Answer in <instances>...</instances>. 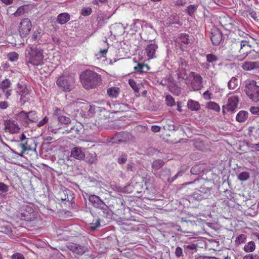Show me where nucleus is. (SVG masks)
I'll return each instance as SVG.
<instances>
[{"mask_svg": "<svg viewBox=\"0 0 259 259\" xmlns=\"http://www.w3.org/2000/svg\"><path fill=\"white\" fill-rule=\"evenodd\" d=\"M8 57L10 61H15L18 59V54L16 52H11L8 54Z\"/></svg>", "mask_w": 259, "mask_h": 259, "instance_id": "obj_41", "label": "nucleus"}, {"mask_svg": "<svg viewBox=\"0 0 259 259\" xmlns=\"http://www.w3.org/2000/svg\"><path fill=\"white\" fill-rule=\"evenodd\" d=\"M12 259H25L23 254L20 253H16L12 255Z\"/></svg>", "mask_w": 259, "mask_h": 259, "instance_id": "obj_53", "label": "nucleus"}, {"mask_svg": "<svg viewBox=\"0 0 259 259\" xmlns=\"http://www.w3.org/2000/svg\"><path fill=\"white\" fill-rule=\"evenodd\" d=\"M164 163L163 161L161 159L156 160L152 162V167L154 169L153 172L156 177H158L161 178L163 181H167L169 182H172L178 177L182 176L183 172L180 171L173 178L170 179L169 177L170 175V171L168 169H165L161 171L159 174H156V171L164 165Z\"/></svg>", "mask_w": 259, "mask_h": 259, "instance_id": "obj_3", "label": "nucleus"}, {"mask_svg": "<svg viewBox=\"0 0 259 259\" xmlns=\"http://www.w3.org/2000/svg\"><path fill=\"white\" fill-rule=\"evenodd\" d=\"M120 92V89L117 87H111L107 91V95L112 98H116Z\"/></svg>", "mask_w": 259, "mask_h": 259, "instance_id": "obj_25", "label": "nucleus"}, {"mask_svg": "<svg viewBox=\"0 0 259 259\" xmlns=\"http://www.w3.org/2000/svg\"><path fill=\"white\" fill-rule=\"evenodd\" d=\"M149 69L148 65L143 63H138L136 66L134 67L135 71L140 73L146 72Z\"/></svg>", "mask_w": 259, "mask_h": 259, "instance_id": "obj_24", "label": "nucleus"}, {"mask_svg": "<svg viewBox=\"0 0 259 259\" xmlns=\"http://www.w3.org/2000/svg\"><path fill=\"white\" fill-rule=\"evenodd\" d=\"M166 104L169 106H173L176 104L174 98L171 95H167L165 97Z\"/></svg>", "mask_w": 259, "mask_h": 259, "instance_id": "obj_37", "label": "nucleus"}, {"mask_svg": "<svg viewBox=\"0 0 259 259\" xmlns=\"http://www.w3.org/2000/svg\"><path fill=\"white\" fill-rule=\"evenodd\" d=\"M70 156L78 160L83 159L85 157V155L81 151V148L78 147H74L72 149Z\"/></svg>", "mask_w": 259, "mask_h": 259, "instance_id": "obj_19", "label": "nucleus"}, {"mask_svg": "<svg viewBox=\"0 0 259 259\" xmlns=\"http://www.w3.org/2000/svg\"><path fill=\"white\" fill-rule=\"evenodd\" d=\"M210 39L214 45H219L222 39V33L221 31L217 28L212 29Z\"/></svg>", "mask_w": 259, "mask_h": 259, "instance_id": "obj_15", "label": "nucleus"}, {"mask_svg": "<svg viewBox=\"0 0 259 259\" xmlns=\"http://www.w3.org/2000/svg\"><path fill=\"white\" fill-rule=\"evenodd\" d=\"M238 97L234 93H230L228 96L227 103L223 107L225 108L228 111L233 112L238 106Z\"/></svg>", "mask_w": 259, "mask_h": 259, "instance_id": "obj_10", "label": "nucleus"}, {"mask_svg": "<svg viewBox=\"0 0 259 259\" xmlns=\"http://www.w3.org/2000/svg\"><path fill=\"white\" fill-rule=\"evenodd\" d=\"M197 7L195 5H190L187 8V13L189 15H192L196 10Z\"/></svg>", "mask_w": 259, "mask_h": 259, "instance_id": "obj_45", "label": "nucleus"}, {"mask_svg": "<svg viewBox=\"0 0 259 259\" xmlns=\"http://www.w3.org/2000/svg\"><path fill=\"white\" fill-rule=\"evenodd\" d=\"M186 4L185 0H177L175 2V5L177 6H183Z\"/></svg>", "mask_w": 259, "mask_h": 259, "instance_id": "obj_58", "label": "nucleus"}, {"mask_svg": "<svg viewBox=\"0 0 259 259\" xmlns=\"http://www.w3.org/2000/svg\"><path fill=\"white\" fill-rule=\"evenodd\" d=\"M44 34V31L40 27H37L33 31L31 36V40L34 44H40L42 42V37Z\"/></svg>", "mask_w": 259, "mask_h": 259, "instance_id": "obj_13", "label": "nucleus"}, {"mask_svg": "<svg viewBox=\"0 0 259 259\" xmlns=\"http://www.w3.org/2000/svg\"><path fill=\"white\" fill-rule=\"evenodd\" d=\"M20 128L18 123L13 120H7L5 122L4 130L6 133L10 134L18 133Z\"/></svg>", "mask_w": 259, "mask_h": 259, "instance_id": "obj_11", "label": "nucleus"}, {"mask_svg": "<svg viewBox=\"0 0 259 259\" xmlns=\"http://www.w3.org/2000/svg\"><path fill=\"white\" fill-rule=\"evenodd\" d=\"M31 91L30 86L20 83L18 84L17 92L20 96V100L22 104H24L29 99Z\"/></svg>", "mask_w": 259, "mask_h": 259, "instance_id": "obj_9", "label": "nucleus"}, {"mask_svg": "<svg viewBox=\"0 0 259 259\" xmlns=\"http://www.w3.org/2000/svg\"><path fill=\"white\" fill-rule=\"evenodd\" d=\"M245 92L247 96L254 102L259 101V86L254 80H249L246 82Z\"/></svg>", "mask_w": 259, "mask_h": 259, "instance_id": "obj_5", "label": "nucleus"}, {"mask_svg": "<svg viewBox=\"0 0 259 259\" xmlns=\"http://www.w3.org/2000/svg\"><path fill=\"white\" fill-rule=\"evenodd\" d=\"M189 76L188 81L186 82V84H190L194 91L200 90L203 87L202 77L193 72L189 73Z\"/></svg>", "mask_w": 259, "mask_h": 259, "instance_id": "obj_8", "label": "nucleus"}, {"mask_svg": "<svg viewBox=\"0 0 259 259\" xmlns=\"http://www.w3.org/2000/svg\"><path fill=\"white\" fill-rule=\"evenodd\" d=\"M101 209L103 213L106 217H111L112 215V212L109 208L108 206L105 204V203L99 208Z\"/></svg>", "mask_w": 259, "mask_h": 259, "instance_id": "obj_32", "label": "nucleus"}, {"mask_svg": "<svg viewBox=\"0 0 259 259\" xmlns=\"http://www.w3.org/2000/svg\"><path fill=\"white\" fill-rule=\"evenodd\" d=\"M127 169L128 170L134 171L135 170V168H134V164L132 163H128L127 165Z\"/></svg>", "mask_w": 259, "mask_h": 259, "instance_id": "obj_64", "label": "nucleus"}, {"mask_svg": "<svg viewBox=\"0 0 259 259\" xmlns=\"http://www.w3.org/2000/svg\"><path fill=\"white\" fill-rule=\"evenodd\" d=\"M246 252H253L255 249V244L253 241H250L245 245L243 248Z\"/></svg>", "mask_w": 259, "mask_h": 259, "instance_id": "obj_31", "label": "nucleus"}, {"mask_svg": "<svg viewBox=\"0 0 259 259\" xmlns=\"http://www.w3.org/2000/svg\"><path fill=\"white\" fill-rule=\"evenodd\" d=\"M250 111L252 114L259 115V107H252Z\"/></svg>", "mask_w": 259, "mask_h": 259, "instance_id": "obj_55", "label": "nucleus"}, {"mask_svg": "<svg viewBox=\"0 0 259 259\" xmlns=\"http://www.w3.org/2000/svg\"><path fill=\"white\" fill-rule=\"evenodd\" d=\"M28 121L31 122H37L39 117L35 111H31L27 112Z\"/></svg>", "mask_w": 259, "mask_h": 259, "instance_id": "obj_28", "label": "nucleus"}, {"mask_svg": "<svg viewBox=\"0 0 259 259\" xmlns=\"http://www.w3.org/2000/svg\"><path fill=\"white\" fill-rule=\"evenodd\" d=\"M128 83L131 88L134 90L135 92L138 93L139 91V84H137L136 81L133 79H130L128 80Z\"/></svg>", "mask_w": 259, "mask_h": 259, "instance_id": "obj_35", "label": "nucleus"}, {"mask_svg": "<svg viewBox=\"0 0 259 259\" xmlns=\"http://www.w3.org/2000/svg\"><path fill=\"white\" fill-rule=\"evenodd\" d=\"M236 44L240 47V54L247 55L248 50L250 49V47L247 44V42L243 40L241 41H238Z\"/></svg>", "mask_w": 259, "mask_h": 259, "instance_id": "obj_21", "label": "nucleus"}, {"mask_svg": "<svg viewBox=\"0 0 259 259\" xmlns=\"http://www.w3.org/2000/svg\"><path fill=\"white\" fill-rule=\"evenodd\" d=\"M73 131H74L76 133H78V130L77 127H76L75 126H73L72 127L70 130H66V132L67 133H72Z\"/></svg>", "mask_w": 259, "mask_h": 259, "instance_id": "obj_63", "label": "nucleus"}, {"mask_svg": "<svg viewBox=\"0 0 259 259\" xmlns=\"http://www.w3.org/2000/svg\"><path fill=\"white\" fill-rule=\"evenodd\" d=\"M16 119L21 122L22 124L25 126H28L29 122L28 121L27 112L22 111L16 115Z\"/></svg>", "mask_w": 259, "mask_h": 259, "instance_id": "obj_17", "label": "nucleus"}, {"mask_svg": "<svg viewBox=\"0 0 259 259\" xmlns=\"http://www.w3.org/2000/svg\"><path fill=\"white\" fill-rule=\"evenodd\" d=\"M218 58L214 55L210 54L206 55V60L209 63H213L217 61Z\"/></svg>", "mask_w": 259, "mask_h": 259, "instance_id": "obj_40", "label": "nucleus"}, {"mask_svg": "<svg viewBox=\"0 0 259 259\" xmlns=\"http://www.w3.org/2000/svg\"><path fill=\"white\" fill-rule=\"evenodd\" d=\"M176 41L181 49L183 50L190 44V39L188 34L182 33L176 38Z\"/></svg>", "mask_w": 259, "mask_h": 259, "instance_id": "obj_14", "label": "nucleus"}, {"mask_svg": "<svg viewBox=\"0 0 259 259\" xmlns=\"http://www.w3.org/2000/svg\"><path fill=\"white\" fill-rule=\"evenodd\" d=\"M67 247L70 251L78 254H82L86 252V249L84 246L74 243H69Z\"/></svg>", "mask_w": 259, "mask_h": 259, "instance_id": "obj_16", "label": "nucleus"}, {"mask_svg": "<svg viewBox=\"0 0 259 259\" xmlns=\"http://www.w3.org/2000/svg\"><path fill=\"white\" fill-rule=\"evenodd\" d=\"M49 119L47 116H45L44 117V118L40 120L39 121H37V126L38 127H40L42 126H44L45 124H46L48 122Z\"/></svg>", "mask_w": 259, "mask_h": 259, "instance_id": "obj_46", "label": "nucleus"}, {"mask_svg": "<svg viewBox=\"0 0 259 259\" xmlns=\"http://www.w3.org/2000/svg\"><path fill=\"white\" fill-rule=\"evenodd\" d=\"M203 170L200 168L199 165H195L193 166L191 169V172L193 175H198Z\"/></svg>", "mask_w": 259, "mask_h": 259, "instance_id": "obj_42", "label": "nucleus"}, {"mask_svg": "<svg viewBox=\"0 0 259 259\" xmlns=\"http://www.w3.org/2000/svg\"><path fill=\"white\" fill-rule=\"evenodd\" d=\"M175 254L177 257H180L183 255V250L180 247H177L175 250Z\"/></svg>", "mask_w": 259, "mask_h": 259, "instance_id": "obj_54", "label": "nucleus"}, {"mask_svg": "<svg viewBox=\"0 0 259 259\" xmlns=\"http://www.w3.org/2000/svg\"><path fill=\"white\" fill-rule=\"evenodd\" d=\"M151 179L152 178L150 176L146 175V177L144 178L143 181L144 182L146 185H148L149 183H150Z\"/></svg>", "mask_w": 259, "mask_h": 259, "instance_id": "obj_56", "label": "nucleus"}, {"mask_svg": "<svg viewBox=\"0 0 259 259\" xmlns=\"http://www.w3.org/2000/svg\"><path fill=\"white\" fill-rule=\"evenodd\" d=\"M246 236L244 234H240L238 235L235 240V242L238 244L243 243L246 240Z\"/></svg>", "mask_w": 259, "mask_h": 259, "instance_id": "obj_38", "label": "nucleus"}, {"mask_svg": "<svg viewBox=\"0 0 259 259\" xmlns=\"http://www.w3.org/2000/svg\"><path fill=\"white\" fill-rule=\"evenodd\" d=\"M70 20V15L68 13H64L59 14L57 17V22L64 24Z\"/></svg>", "mask_w": 259, "mask_h": 259, "instance_id": "obj_26", "label": "nucleus"}, {"mask_svg": "<svg viewBox=\"0 0 259 259\" xmlns=\"http://www.w3.org/2000/svg\"><path fill=\"white\" fill-rule=\"evenodd\" d=\"M97 161V156L95 153L90 154V157L88 159V161L91 163H95Z\"/></svg>", "mask_w": 259, "mask_h": 259, "instance_id": "obj_50", "label": "nucleus"}, {"mask_svg": "<svg viewBox=\"0 0 259 259\" xmlns=\"http://www.w3.org/2000/svg\"><path fill=\"white\" fill-rule=\"evenodd\" d=\"M32 27L30 20L27 18L22 19L20 22L17 30L21 38L26 37L30 33Z\"/></svg>", "mask_w": 259, "mask_h": 259, "instance_id": "obj_7", "label": "nucleus"}, {"mask_svg": "<svg viewBox=\"0 0 259 259\" xmlns=\"http://www.w3.org/2000/svg\"><path fill=\"white\" fill-rule=\"evenodd\" d=\"M8 107V103L6 101H2L0 102V108L6 109Z\"/></svg>", "mask_w": 259, "mask_h": 259, "instance_id": "obj_60", "label": "nucleus"}, {"mask_svg": "<svg viewBox=\"0 0 259 259\" xmlns=\"http://www.w3.org/2000/svg\"><path fill=\"white\" fill-rule=\"evenodd\" d=\"M124 134V133H118L116 134L113 138H112V140H113V141L111 142L113 143H115L116 142V140H118L119 142L123 141V140L121 139V137Z\"/></svg>", "mask_w": 259, "mask_h": 259, "instance_id": "obj_48", "label": "nucleus"}, {"mask_svg": "<svg viewBox=\"0 0 259 259\" xmlns=\"http://www.w3.org/2000/svg\"><path fill=\"white\" fill-rule=\"evenodd\" d=\"M19 139L20 142L22 143L26 140L28 141V139L29 138H26L25 134H22L19 136Z\"/></svg>", "mask_w": 259, "mask_h": 259, "instance_id": "obj_61", "label": "nucleus"}, {"mask_svg": "<svg viewBox=\"0 0 259 259\" xmlns=\"http://www.w3.org/2000/svg\"><path fill=\"white\" fill-rule=\"evenodd\" d=\"M81 82L86 89L95 88L101 83L100 75L96 72L87 70L83 72L80 76Z\"/></svg>", "mask_w": 259, "mask_h": 259, "instance_id": "obj_1", "label": "nucleus"}, {"mask_svg": "<svg viewBox=\"0 0 259 259\" xmlns=\"http://www.w3.org/2000/svg\"><path fill=\"white\" fill-rule=\"evenodd\" d=\"M19 217L22 220L31 221L35 219V214L30 205L23 204L19 212Z\"/></svg>", "mask_w": 259, "mask_h": 259, "instance_id": "obj_6", "label": "nucleus"}, {"mask_svg": "<svg viewBox=\"0 0 259 259\" xmlns=\"http://www.w3.org/2000/svg\"><path fill=\"white\" fill-rule=\"evenodd\" d=\"M206 107L208 109L213 110L214 111L219 112L220 111V106L214 102H209L206 104Z\"/></svg>", "mask_w": 259, "mask_h": 259, "instance_id": "obj_33", "label": "nucleus"}, {"mask_svg": "<svg viewBox=\"0 0 259 259\" xmlns=\"http://www.w3.org/2000/svg\"><path fill=\"white\" fill-rule=\"evenodd\" d=\"M43 50L37 47H28L25 53L26 62L33 66L41 65L44 62Z\"/></svg>", "mask_w": 259, "mask_h": 259, "instance_id": "obj_2", "label": "nucleus"}, {"mask_svg": "<svg viewBox=\"0 0 259 259\" xmlns=\"http://www.w3.org/2000/svg\"><path fill=\"white\" fill-rule=\"evenodd\" d=\"M179 64L182 68H183V67H185L187 65V62L184 59L181 58L179 61Z\"/></svg>", "mask_w": 259, "mask_h": 259, "instance_id": "obj_57", "label": "nucleus"}, {"mask_svg": "<svg viewBox=\"0 0 259 259\" xmlns=\"http://www.w3.org/2000/svg\"><path fill=\"white\" fill-rule=\"evenodd\" d=\"M248 117V113L244 110L239 111L236 116V119L239 122H243L245 121Z\"/></svg>", "mask_w": 259, "mask_h": 259, "instance_id": "obj_23", "label": "nucleus"}, {"mask_svg": "<svg viewBox=\"0 0 259 259\" xmlns=\"http://www.w3.org/2000/svg\"><path fill=\"white\" fill-rule=\"evenodd\" d=\"M188 107L192 111H198L200 108L199 103L192 100H189L187 103Z\"/></svg>", "mask_w": 259, "mask_h": 259, "instance_id": "obj_27", "label": "nucleus"}, {"mask_svg": "<svg viewBox=\"0 0 259 259\" xmlns=\"http://www.w3.org/2000/svg\"><path fill=\"white\" fill-rule=\"evenodd\" d=\"M10 81L6 79L3 81L1 88L4 91L5 90L8 89L10 86Z\"/></svg>", "mask_w": 259, "mask_h": 259, "instance_id": "obj_44", "label": "nucleus"}, {"mask_svg": "<svg viewBox=\"0 0 259 259\" xmlns=\"http://www.w3.org/2000/svg\"><path fill=\"white\" fill-rule=\"evenodd\" d=\"M158 46L154 43H152L146 46L145 49V54L148 57V60L156 58V52Z\"/></svg>", "mask_w": 259, "mask_h": 259, "instance_id": "obj_12", "label": "nucleus"}, {"mask_svg": "<svg viewBox=\"0 0 259 259\" xmlns=\"http://www.w3.org/2000/svg\"><path fill=\"white\" fill-rule=\"evenodd\" d=\"M258 258L257 254H248L244 256L243 259H258Z\"/></svg>", "mask_w": 259, "mask_h": 259, "instance_id": "obj_52", "label": "nucleus"}, {"mask_svg": "<svg viewBox=\"0 0 259 259\" xmlns=\"http://www.w3.org/2000/svg\"><path fill=\"white\" fill-rule=\"evenodd\" d=\"M212 94L209 91H206L203 94V97L205 100H208L211 99Z\"/></svg>", "mask_w": 259, "mask_h": 259, "instance_id": "obj_51", "label": "nucleus"}, {"mask_svg": "<svg viewBox=\"0 0 259 259\" xmlns=\"http://www.w3.org/2000/svg\"><path fill=\"white\" fill-rule=\"evenodd\" d=\"M32 142V139H28V141H25L22 143H20L18 146L21 148H24V150L31 151L32 148L30 144Z\"/></svg>", "mask_w": 259, "mask_h": 259, "instance_id": "obj_30", "label": "nucleus"}, {"mask_svg": "<svg viewBox=\"0 0 259 259\" xmlns=\"http://www.w3.org/2000/svg\"><path fill=\"white\" fill-rule=\"evenodd\" d=\"M127 157L126 154H123L118 158L117 162L119 164L125 163L127 160Z\"/></svg>", "mask_w": 259, "mask_h": 259, "instance_id": "obj_47", "label": "nucleus"}, {"mask_svg": "<svg viewBox=\"0 0 259 259\" xmlns=\"http://www.w3.org/2000/svg\"><path fill=\"white\" fill-rule=\"evenodd\" d=\"M58 121L62 123V124H68L70 123L71 119L69 117L64 116V115H61L58 117Z\"/></svg>", "mask_w": 259, "mask_h": 259, "instance_id": "obj_36", "label": "nucleus"}, {"mask_svg": "<svg viewBox=\"0 0 259 259\" xmlns=\"http://www.w3.org/2000/svg\"><path fill=\"white\" fill-rule=\"evenodd\" d=\"M92 12V10L90 7H84L81 10V14L84 16H89Z\"/></svg>", "mask_w": 259, "mask_h": 259, "instance_id": "obj_43", "label": "nucleus"}, {"mask_svg": "<svg viewBox=\"0 0 259 259\" xmlns=\"http://www.w3.org/2000/svg\"><path fill=\"white\" fill-rule=\"evenodd\" d=\"M151 129L153 132L158 133L160 131L161 127L158 125H152Z\"/></svg>", "mask_w": 259, "mask_h": 259, "instance_id": "obj_62", "label": "nucleus"}, {"mask_svg": "<svg viewBox=\"0 0 259 259\" xmlns=\"http://www.w3.org/2000/svg\"><path fill=\"white\" fill-rule=\"evenodd\" d=\"M238 177L240 181H246L249 178V174L247 171L242 172L238 175Z\"/></svg>", "mask_w": 259, "mask_h": 259, "instance_id": "obj_39", "label": "nucleus"}, {"mask_svg": "<svg viewBox=\"0 0 259 259\" xmlns=\"http://www.w3.org/2000/svg\"><path fill=\"white\" fill-rule=\"evenodd\" d=\"M100 226V220H97L95 223H93L91 224V228L92 229H96L97 228L99 227Z\"/></svg>", "mask_w": 259, "mask_h": 259, "instance_id": "obj_59", "label": "nucleus"}, {"mask_svg": "<svg viewBox=\"0 0 259 259\" xmlns=\"http://www.w3.org/2000/svg\"><path fill=\"white\" fill-rule=\"evenodd\" d=\"M3 145L9 157L14 159L18 158V153L17 152L11 149L6 144L4 143Z\"/></svg>", "mask_w": 259, "mask_h": 259, "instance_id": "obj_29", "label": "nucleus"}, {"mask_svg": "<svg viewBox=\"0 0 259 259\" xmlns=\"http://www.w3.org/2000/svg\"><path fill=\"white\" fill-rule=\"evenodd\" d=\"M9 190V187L5 184L0 182V191L3 193L8 192Z\"/></svg>", "mask_w": 259, "mask_h": 259, "instance_id": "obj_49", "label": "nucleus"}, {"mask_svg": "<svg viewBox=\"0 0 259 259\" xmlns=\"http://www.w3.org/2000/svg\"><path fill=\"white\" fill-rule=\"evenodd\" d=\"M178 79L180 82L185 80L186 82L188 81L189 79V74H188L186 70L184 68L179 69L177 73Z\"/></svg>", "mask_w": 259, "mask_h": 259, "instance_id": "obj_22", "label": "nucleus"}, {"mask_svg": "<svg viewBox=\"0 0 259 259\" xmlns=\"http://www.w3.org/2000/svg\"><path fill=\"white\" fill-rule=\"evenodd\" d=\"M89 201L92 203L93 205L99 208L104 203V202L97 195H92L89 197Z\"/></svg>", "mask_w": 259, "mask_h": 259, "instance_id": "obj_18", "label": "nucleus"}, {"mask_svg": "<svg viewBox=\"0 0 259 259\" xmlns=\"http://www.w3.org/2000/svg\"><path fill=\"white\" fill-rule=\"evenodd\" d=\"M238 85V81L237 79L235 77H232L230 80L229 81L228 86L229 89L234 90L235 89Z\"/></svg>", "mask_w": 259, "mask_h": 259, "instance_id": "obj_34", "label": "nucleus"}, {"mask_svg": "<svg viewBox=\"0 0 259 259\" xmlns=\"http://www.w3.org/2000/svg\"><path fill=\"white\" fill-rule=\"evenodd\" d=\"M242 68L246 71H251L254 69L259 68V61L245 62L242 65Z\"/></svg>", "mask_w": 259, "mask_h": 259, "instance_id": "obj_20", "label": "nucleus"}, {"mask_svg": "<svg viewBox=\"0 0 259 259\" xmlns=\"http://www.w3.org/2000/svg\"><path fill=\"white\" fill-rule=\"evenodd\" d=\"M74 77L68 71H65L56 80V84L63 91L69 92L74 88Z\"/></svg>", "mask_w": 259, "mask_h": 259, "instance_id": "obj_4", "label": "nucleus"}]
</instances>
